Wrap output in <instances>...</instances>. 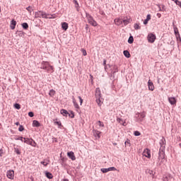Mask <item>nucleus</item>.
Here are the masks:
<instances>
[{
    "mask_svg": "<svg viewBox=\"0 0 181 181\" xmlns=\"http://www.w3.org/2000/svg\"><path fill=\"white\" fill-rule=\"evenodd\" d=\"M95 96L96 98L97 104L99 105V107H100L101 103H103V98H101V90L100 89V88H96Z\"/></svg>",
    "mask_w": 181,
    "mask_h": 181,
    "instance_id": "1",
    "label": "nucleus"
},
{
    "mask_svg": "<svg viewBox=\"0 0 181 181\" xmlns=\"http://www.w3.org/2000/svg\"><path fill=\"white\" fill-rule=\"evenodd\" d=\"M165 163V151H160L158 153V165H163V163Z\"/></svg>",
    "mask_w": 181,
    "mask_h": 181,
    "instance_id": "2",
    "label": "nucleus"
},
{
    "mask_svg": "<svg viewBox=\"0 0 181 181\" xmlns=\"http://www.w3.org/2000/svg\"><path fill=\"white\" fill-rule=\"evenodd\" d=\"M86 19L88 22V23L90 25H91L92 26H98V23H97V21H95V20H94V18H93V16H91V15L88 14L86 13Z\"/></svg>",
    "mask_w": 181,
    "mask_h": 181,
    "instance_id": "3",
    "label": "nucleus"
},
{
    "mask_svg": "<svg viewBox=\"0 0 181 181\" xmlns=\"http://www.w3.org/2000/svg\"><path fill=\"white\" fill-rule=\"evenodd\" d=\"M24 143L36 148V141L33 139L24 138Z\"/></svg>",
    "mask_w": 181,
    "mask_h": 181,
    "instance_id": "4",
    "label": "nucleus"
},
{
    "mask_svg": "<svg viewBox=\"0 0 181 181\" xmlns=\"http://www.w3.org/2000/svg\"><path fill=\"white\" fill-rule=\"evenodd\" d=\"M147 39L149 43H153L155 40H156V35H155L153 33H149Z\"/></svg>",
    "mask_w": 181,
    "mask_h": 181,
    "instance_id": "5",
    "label": "nucleus"
},
{
    "mask_svg": "<svg viewBox=\"0 0 181 181\" xmlns=\"http://www.w3.org/2000/svg\"><path fill=\"white\" fill-rule=\"evenodd\" d=\"M6 176L8 179H11V180H13V177H15V171L8 170L6 172Z\"/></svg>",
    "mask_w": 181,
    "mask_h": 181,
    "instance_id": "6",
    "label": "nucleus"
},
{
    "mask_svg": "<svg viewBox=\"0 0 181 181\" xmlns=\"http://www.w3.org/2000/svg\"><path fill=\"white\" fill-rule=\"evenodd\" d=\"M143 156L148 158V159H151V150L149 148H146L143 151Z\"/></svg>",
    "mask_w": 181,
    "mask_h": 181,
    "instance_id": "7",
    "label": "nucleus"
},
{
    "mask_svg": "<svg viewBox=\"0 0 181 181\" xmlns=\"http://www.w3.org/2000/svg\"><path fill=\"white\" fill-rule=\"evenodd\" d=\"M100 170H101V172H103V173H107V172H111L112 170H117V168H115V167H110L109 168H101Z\"/></svg>",
    "mask_w": 181,
    "mask_h": 181,
    "instance_id": "8",
    "label": "nucleus"
},
{
    "mask_svg": "<svg viewBox=\"0 0 181 181\" xmlns=\"http://www.w3.org/2000/svg\"><path fill=\"white\" fill-rule=\"evenodd\" d=\"M148 87L150 91H153L155 90V86H153V83L152 82V81H151V79L148 80Z\"/></svg>",
    "mask_w": 181,
    "mask_h": 181,
    "instance_id": "9",
    "label": "nucleus"
},
{
    "mask_svg": "<svg viewBox=\"0 0 181 181\" xmlns=\"http://www.w3.org/2000/svg\"><path fill=\"white\" fill-rule=\"evenodd\" d=\"M93 135L95 138H98V139H100V138H101V132L98 131V130H93Z\"/></svg>",
    "mask_w": 181,
    "mask_h": 181,
    "instance_id": "10",
    "label": "nucleus"
},
{
    "mask_svg": "<svg viewBox=\"0 0 181 181\" xmlns=\"http://www.w3.org/2000/svg\"><path fill=\"white\" fill-rule=\"evenodd\" d=\"M72 103L74 105V107L76 109V111H78V110H80V106L78 105V104H77V100H76L74 96L72 97Z\"/></svg>",
    "mask_w": 181,
    "mask_h": 181,
    "instance_id": "11",
    "label": "nucleus"
},
{
    "mask_svg": "<svg viewBox=\"0 0 181 181\" xmlns=\"http://www.w3.org/2000/svg\"><path fill=\"white\" fill-rule=\"evenodd\" d=\"M131 23V18L128 17H124L122 20V23H124V26H127L129 23Z\"/></svg>",
    "mask_w": 181,
    "mask_h": 181,
    "instance_id": "12",
    "label": "nucleus"
},
{
    "mask_svg": "<svg viewBox=\"0 0 181 181\" xmlns=\"http://www.w3.org/2000/svg\"><path fill=\"white\" fill-rule=\"evenodd\" d=\"M168 101L170 103V104H171V105H176V98H173V97H170L168 98Z\"/></svg>",
    "mask_w": 181,
    "mask_h": 181,
    "instance_id": "13",
    "label": "nucleus"
},
{
    "mask_svg": "<svg viewBox=\"0 0 181 181\" xmlns=\"http://www.w3.org/2000/svg\"><path fill=\"white\" fill-rule=\"evenodd\" d=\"M67 156L71 160H76V156L74 155V152L70 151L67 153Z\"/></svg>",
    "mask_w": 181,
    "mask_h": 181,
    "instance_id": "14",
    "label": "nucleus"
},
{
    "mask_svg": "<svg viewBox=\"0 0 181 181\" xmlns=\"http://www.w3.org/2000/svg\"><path fill=\"white\" fill-rule=\"evenodd\" d=\"M172 175L170 174H167L163 177V181H170L172 179Z\"/></svg>",
    "mask_w": 181,
    "mask_h": 181,
    "instance_id": "15",
    "label": "nucleus"
},
{
    "mask_svg": "<svg viewBox=\"0 0 181 181\" xmlns=\"http://www.w3.org/2000/svg\"><path fill=\"white\" fill-rule=\"evenodd\" d=\"M114 22L117 26H121V25H122V20L121 18H115Z\"/></svg>",
    "mask_w": 181,
    "mask_h": 181,
    "instance_id": "16",
    "label": "nucleus"
},
{
    "mask_svg": "<svg viewBox=\"0 0 181 181\" xmlns=\"http://www.w3.org/2000/svg\"><path fill=\"white\" fill-rule=\"evenodd\" d=\"M117 121L119 122V124H120V125H123V127L127 126V122L125 121H124V119H122L121 118H117Z\"/></svg>",
    "mask_w": 181,
    "mask_h": 181,
    "instance_id": "17",
    "label": "nucleus"
},
{
    "mask_svg": "<svg viewBox=\"0 0 181 181\" xmlns=\"http://www.w3.org/2000/svg\"><path fill=\"white\" fill-rule=\"evenodd\" d=\"M57 18V14H47L46 19H56Z\"/></svg>",
    "mask_w": 181,
    "mask_h": 181,
    "instance_id": "18",
    "label": "nucleus"
},
{
    "mask_svg": "<svg viewBox=\"0 0 181 181\" xmlns=\"http://www.w3.org/2000/svg\"><path fill=\"white\" fill-rule=\"evenodd\" d=\"M62 28L63 30H67L69 29V23L64 22L62 23Z\"/></svg>",
    "mask_w": 181,
    "mask_h": 181,
    "instance_id": "19",
    "label": "nucleus"
},
{
    "mask_svg": "<svg viewBox=\"0 0 181 181\" xmlns=\"http://www.w3.org/2000/svg\"><path fill=\"white\" fill-rule=\"evenodd\" d=\"M16 26V21L15 20H12L11 23V25H10L11 29H12V30H13V29H15Z\"/></svg>",
    "mask_w": 181,
    "mask_h": 181,
    "instance_id": "20",
    "label": "nucleus"
},
{
    "mask_svg": "<svg viewBox=\"0 0 181 181\" xmlns=\"http://www.w3.org/2000/svg\"><path fill=\"white\" fill-rule=\"evenodd\" d=\"M123 54L127 59H129V57H131V54H129V52H128L127 50L124 51Z\"/></svg>",
    "mask_w": 181,
    "mask_h": 181,
    "instance_id": "21",
    "label": "nucleus"
},
{
    "mask_svg": "<svg viewBox=\"0 0 181 181\" xmlns=\"http://www.w3.org/2000/svg\"><path fill=\"white\" fill-rule=\"evenodd\" d=\"M96 124L98 125V128H104V122L100 120L96 122Z\"/></svg>",
    "mask_w": 181,
    "mask_h": 181,
    "instance_id": "22",
    "label": "nucleus"
},
{
    "mask_svg": "<svg viewBox=\"0 0 181 181\" xmlns=\"http://www.w3.org/2000/svg\"><path fill=\"white\" fill-rule=\"evenodd\" d=\"M61 114L64 115V117H67V115L69 114V112L67 110L62 109L61 110Z\"/></svg>",
    "mask_w": 181,
    "mask_h": 181,
    "instance_id": "23",
    "label": "nucleus"
},
{
    "mask_svg": "<svg viewBox=\"0 0 181 181\" xmlns=\"http://www.w3.org/2000/svg\"><path fill=\"white\" fill-rule=\"evenodd\" d=\"M33 127H40V123H39V122L37 120H34L33 122Z\"/></svg>",
    "mask_w": 181,
    "mask_h": 181,
    "instance_id": "24",
    "label": "nucleus"
},
{
    "mask_svg": "<svg viewBox=\"0 0 181 181\" xmlns=\"http://www.w3.org/2000/svg\"><path fill=\"white\" fill-rule=\"evenodd\" d=\"M39 13L42 18H45V19L47 17V14L43 11H39Z\"/></svg>",
    "mask_w": 181,
    "mask_h": 181,
    "instance_id": "25",
    "label": "nucleus"
},
{
    "mask_svg": "<svg viewBox=\"0 0 181 181\" xmlns=\"http://www.w3.org/2000/svg\"><path fill=\"white\" fill-rule=\"evenodd\" d=\"M147 173H148V175H151L153 179V177H155V174H153V171L151 170H148Z\"/></svg>",
    "mask_w": 181,
    "mask_h": 181,
    "instance_id": "26",
    "label": "nucleus"
},
{
    "mask_svg": "<svg viewBox=\"0 0 181 181\" xmlns=\"http://www.w3.org/2000/svg\"><path fill=\"white\" fill-rule=\"evenodd\" d=\"M22 27L23 28V29H28L29 28V25H28V23H23V24H22Z\"/></svg>",
    "mask_w": 181,
    "mask_h": 181,
    "instance_id": "27",
    "label": "nucleus"
},
{
    "mask_svg": "<svg viewBox=\"0 0 181 181\" xmlns=\"http://www.w3.org/2000/svg\"><path fill=\"white\" fill-rule=\"evenodd\" d=\"M174 33H175V36H177V35H180L179 29H177V27H174Z\"/></svg>",
    "mask_w": 181,
    "mask_h": 181,
    "instance_id": "28",
    "label": "nucleus"
},
{
    "mask_svg": "<svg viewBox=\"0 0 181 181\" xmlns=\"http://www.w3.org/2000/svg\"><path fill=\"white\" fill-rule=\"evenodd\" d=\"M128 43H129L130 45L134 43V37L130 36L129 40H128Z\"/></svg>",
    "mask_w": 181,
    "mask_h": 181,
    "instance_id": "29",
    "label": "nucleus"
},
{
    "mask_svg": "<svg viewBox=\"0 0 181 181\" xmlns=\"http://www.w3.org/2000/svg\"><path fill=\"white\" fill-rule=\"evenodd\" d=\"M46 176L48 179H52L53 178V175H52V173H46Z\"/></svg>",
    "mask_w": 181,
    "mask_h": 181,
    "instance_id": "30",
    "label": "nucleus"
},
{
    "mask_svg": "<svg viewBox=\"0 0 181 181\" xmlns=\"http://www.w3.org/2000/svg\"><path fill=\"white\" fill-rule=\"evenodd\" d=\"M125 146H131V141L127 139L125 142H124Z\"/></svg>",
    "mask_w": 181,
    "mask_h": 181,
    "instance_id": "31",
    "label": "nucleus"
},
{
    "mask_svg": "<svg viewBox=\"0 0 181 181\" xmlns=\"http://www.w3.org/2000/svg\"><path fill=\"white\" fill-rule=\"evenodd\" d=\"M54 94H56V91L53 89L50 90L49 95H51V97H52V95H54Z\"/></svg>",
    "mask_w": 181,
    "mask_h": 181,
    "instance_id": "32",
    "label": "nucleus"
},
{
    "mask_svg": "<svg viewBox=\"0 0 181 181\" xmlns=\"http://www.w3.org/2000/svg\"><path fill=\"white\" fill-rule=\"evenodd\" d=\"M14 152L17 153V155H21V151H19L18 148H14Z\"/></svg>",
    "mask_w": 181,
    "mask_h": 181,
    "instance_id": "33",
    "label": "nucleus"
},
{
    "mask_svg": "<svg viewBox=\"0 0 181 181\" xmlns=\"http://www.w3.org/2000/svg\"><path fill=\"white\" fill-rule=\"evenodd\" d=\"M134 29L136 30H138L141 29V27L139 26V24H138V23L134 24Z\"/></svg>",
    "mask_w": 181,
    "mask_h": 181,
    "instance_id": "34",
    "label": "nucleus"
},
{
    "mask_svg": "<svg viewBox=\"0 0 181 181\" xmlns=\"http://www.w3.org/2000/svg\"><path fill=\"white\" fill-rule=\"evenodd\" d=\"M14 107L16 110H21V105H19L18 103H16V104H14Z\"/></svg>",
    "mask_w": 181,
    "mask_h": 181,
    "instance_id": "35",
    "label": "nucleus"
},
{
    "mask_svg": "<svg viewBox=\"0 0 181 181\" xmlns=\"http://www.w3.org/2000/svg\"><path fill=\"white\" fill-rule=\"evenodd\" d=\"M175 37H176L177 42H181L180 34H177V35H175Z\"/></svg>",
    "mask_w": 181,
    "mask_h": 181,
    "instance_id": "36",
    "label": "nucleus"
},
{
    "mask_svg": "<svg viewBox=\"0 0 181 181\" xmlns=\"http://www.w3.org/2000/svg\"><path fill=\"white\" fill-rule=\"evenodd\" d=\"M40 163L44 166H47L49 165V162H46V161H41Z\"/></svg>",
    "mask_w": 181,
    "mask_h": 181,
    "instance_id": "37",
    "label": "nucleus"
},
{
    "mask_svg": "<svg viewBox=\"0 0 181 181\" xmlns=\"http://www.w3.org/2000/svg\"><path fill=\"white\" fill-rule=\"evenodd\" d=\"M134 134L135 135V136H139L141 135V132H139L138 131H135L134 132Z\"/></svg>",
    "mask_w": 181,
    "mask_h": 181,
    "instance_id": "38",
    "label": "nucleus"
},
{
    "mask_svg": "<svg viewBox=\"0 0 181 181\" xmlns=\"http://www.w3.org/2000/svg\"><path fill=\"white\" fill-rule=\"evenodd\" d=\"M25 129V128L23 127V126L20 125L19 128H18V131L20 132H22V131H23Z\"/></svg>",
    "mask_w": 181,
    "mask_h": 181,
    "instance_id": "39",
    "label": "nucleus"
},
{
    "mask_svg": "<svg viewBox=\"0 0 181 181\" xmlns=\"http://www.w3.org/2000/svg\"><path fill=\"white\" fill-rule=\"evenodd\" d=\"M27 11L30 12V13H32V6H28L26 8Z\"/></svg>",
    "mask_w": 181,
    "mask_h": 181,
    "instance_id": "40",
    "label": "nucleus"
},
{
    "mask_svg": "<svg viewBox=\"0 0 181 181\" xmlns=\"http://www.w3.org/2000/svg\"><path fill=\"white\" fill-rule=\"evenodd\" d=\"M81 52H82L83 56H87V51H86V49H82Z\"/></svg>",
    "mask_w": 181,
    "mask_h": 181,
    "instance_id": "41",
    "label": "nucleus"
},
{
    "mask_svg": "<svg viewBox=\"0 0 181 181\" xmlns=\"http://www.w3.org/2000/svg\"><path fill=\"white\" fill-rule=\"evenodd\" d=\"M175 4H176V5H178V6H180V8H181V2L179 1V0H175Z\"/></svg>",
    "mask_w": 181,
    "mask_h": 181,
    "instance_id": "42",
    "label": "nucleus"
},
{
    "mask_svg": "<svg viewBox=\"0 0 181 181\" xmlns=\"http://www.w3.org/2000/svg\"><path fill=\"white\" fill-rule=\"evenodd\" d=\"M54 124L58 127H62V122H54Z\"/></svg>",
    "mask_w": 181,
    "mask_h": 181,
    "instance_id": "43",
    "label": "nucleus"
},
{
    "mask_svg": "<svg viewBox=\"0 0 181 181\" xmlns=\"http://www.w3.org/2000/svg\"><path fill=\"white\" fill-rule=\"evenodd\" d=\"M80 101V105H83V98H81L80 96L78 97Z\"/></svg>",
    "mask_w": 181,
    "mask_h": 181,
    "instance_id": "44",
    "label": "nucleus"
},
{
    "mask_svg": "<svg viewBox=\"0 0 181 181\" xmlns=\"http://www.w3.org/2000/svg\"><path fill=\"white\" fill-rule=\"evenodd\" d=\"M18 141H21L22 142H25V138L22 137V136H20L18 137Z\"/></svg>",
    "mask_w": 181,
    "mask_h": 181,
    "instance_id": "45",
    "label": "nucleus"
},
{
    "mask_svg": "<svg viewBox=\"0 0 181 181\" xmlns=\"http://www.w3.org/2000/svg\"><path fill=\"white\" fill-rule=\"evenodd\" d=\"M151 14H148V15H147L146 20L149 21H151Z\"/></svg>",
    "mask_w": 181,
    "mask_h": 181,
    "instance_id": "46",
    "label": "nucleus"
},
{
    "mask_svg": "<svg viewBox=\"0 0 181 181\" xmlns=\"http://www.w3.org/2000/svg\"><path fill=\"white\" fill-rule=\"evenodd\" d=\"M28 115H29V117H30L32 118L33 117H34L35 114H33V112H28Z\"/></svg>",
    "mask_w": 181,
    "mask_h": 181,
    "instance_id": "47",
    "label": "nucleus"
},
{
    "mask_svg": "<svg viewBox=\"0 0 181 181\" xmlns=\"http://www.w3.org/2000/svg\"><path fill=\"white\" fill-rule=\"evenodd\" d=\"M148 22H149L148 20H144V25H148Z\"/></svg>",
    "mask_w": 181,
    "mask_h": 181,
    "instance_id": "48",
    "label": "nucleus"
},
{
    "mask_svg": "<svg viewBox=\"0 0 181 181\" xmlns=\"http://www.w3.org/2000/svg\"><path fill=\"white\" fill-rule=\"evenodd\" d=\"M107 64V60L104 59L103 61V65L105 66Z\"/></svg>",
    "mask_w": 181,
    "mask_h": 181,
    "instance_id": "49",
    "label": "nucleus"
},
{
    "mask_svg": "<svg viewBox=\"0 0 181 181\" xmlns=\"http://www.w3.org/2000/svg\"><path fill=\"white\" fill-rule=\"evenodd\" d=\"M157 16H158V18H160V16H162V15L160 13H157Z\"/></svg>",
    "mask_w": 181,
    "mask_h": 181,
    "instance_id": "50",
    "label": "nucleus"
},
{
    "mask_svg": "<svg viewBox=\"0 0 181 181\" xmlns=\"http://www.w3.org/2000/svg\"><path fill=\"white\" fill-rule=\"evenodd\" d=\"M141 118H145V115L141 114Z\"/></svg>",
    "mask_w": 181,
    "mask_h": 181,
    "instance_id": "51",
    "label": "nucleus"
},
{
    "mask_svg": "<svg viewBox=\"0 0 181 181\" xmlns=\"http://www.w3.org/2000/svg\"><path fill=\"white\" fill-rule=\"evenodd\" d=\"M72 116L71 117V118H74V113L71 112Z\"/></svg>",
    "mask_w": 181,
    "mask_h": 181,
    "instance_id": "52",
    "label": "nucleus"
},
{
    "mask_svg": "<svg viewBox=\"0 0 181 181\" xmlns=\"http://www.w3.org/2000/svg\"><path fill=\"white\" fill-rule=\"evenodd\" d=\"M62 181H69V179H63Z\"/></svg>",
    "mask_w": 181,
    "mask_h": 181,
    "instance_id": "53",
    "label": "nucleus"
},
{
    "mask_svg": "<svg viewBox=\"0 0 181 181\" xmlns=\"http://www.w3.org/2000/svg\"><path fill=\"white\" fill-rule=\"evenodd\" d=\"M21 35H23V33L22 31H20V35L19 36H21Z\"/></svg>",
    "mask_w": 181,
    "mask_h": 181,
    "instance_id": "54",
    "label": "nucleus"
},
{
    "mask_svg": "<svg viewBox=\"0 0 181 181\" xmlns=\"http://www.w3.org/2000/svg\"><path fill=\"white\" fill-rule=\"evenodd\" d=\"M1 153H2V150H0V156H2Z\"/></svg>",
    "mask_w": 181,
    "mask_h": 181,
    "instance_id": "55",
    "label": "nucleus"
},
{
    "mask_svg": "<svg viewBox=\"0 0 181 181\" xmlns=\"http://www.w3.org/2000/svg\"><path fill=\"white\" fill-rule=\"evenodd\" d=\"M16 125H19V122L15 123Z\"/></svg>",
    "mask_w": 181,
    "mask_h": 181,
    "instance_id": "56",
    "label": "nucleus"
},
{
    "mask_svg": "<svg viewBox=\"0 0 181 181\" xmlns=\"http://www.w3.org/2000/svg\"><path fill=\"white\" fill-rule=\"evenodd\" d=\"M117 71H118V69L116 68L115 72H117Z\"/></svg>",
    "mask_w": 181,
    "mask_h": 181,
    "instance_id": "57",
    "label": "nucleus"
},
{
    "mask_svg": "<svg viewBox=\"0 0 181 181\" xmlns=\"http://www.w3.org/2000/svg\"><path fill=\"white\" fill-rule=\"evenodd\" d=\"M75 4H76V5H78V3L77 1H75Z\"/></svg>",
    "mask_w": 181,
    "mask_h": 181,
    "instance_id": "58",
    "label": "nucleus"
},
{
    "mask_svg": "<svg viewBox=\"0 0 181 181\" xmlns=\"http://www.w3.org/2000/svg\"><path fill=\"white\" fill-rule=\"evenodd\" d=\"M50 69H51L52 70H53V66H50Z\"/></svg>",
    "mask_w": 181,
    "mask_h": 181,
    "instance_id": "59",
    "label": "nucleus"
},
{
    "mask_svg": "<svg viewBox=\"0 0 181 181\" xmlns=\"http://www.w3.org/2000/svg\"><path fill=\"white\" fill-rule=\"evenodd\" d=\"M171 1H173L175 3L176 2V0H171Z\"/></svg>",
    "mask_w": 181,
    "mask_h": 181,
    "instance_id": "60",
    "label": "nucleus"
},
{
    "mask_svg": "<svg viewBox=\"0 0 181 181\" xmlns=\"http://www.w3.org/2000/svg\"><path fill=\"white\" fill-rule=\"evenodd\" d=\"M159 11H163V10L160 9V8Z\"/></svg>",
    "mask_w": 181,
    "mask_h": 181,
    "instance_id": "61",
    "label": "nucleus"
},
{
    "mask_svg": "<svg viewBox=\"0 0 181 181\" xmlns=\"http://www.w3.org/2000/svg\"><path fill=\"white\" fill-rule=\"evenodd\" d=\"M163 8H165V6H163Z\"/></svg>",
    "mask_w": 181,
    "mask_h": 181,
    "instance_id": "62",
    "label": "nucleus"
},
{
    "mask_svg": "<svg viewBox=\"0 0 181 181\" xmlns=\"http://www.w3.org/2000/svg\"><path fill=\"white\" fill-rule=\"evenodd\" d=\"M90 77H91V78H93V76H90Z\"/></svg>",
    "mask_w": 181,
    "mask_h": 181,
    "instance_id": "63",
    "label": "nucleus"
}]
</instances>
